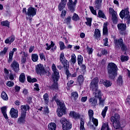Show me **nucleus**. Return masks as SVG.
<instances>
[{
    "mask_svg": "<svg viewBox=\"0 0 130 130\" xmlns=\"http://www.w3.org/2000/svg\"><path fill=\"white\" fill-rule=\"evenodd\" d=\"M117 71L118 68L115 63L111 62L108 65V74L109 75V78L111 80H114L115 77L117 76Z\"/></svg>",
    "mask_w": 130,
    "mask_h": 130,
    "instance_id": "nucleus-1",
    "label": "nucleus"
},
{
    "mask_svg": "<svg viewBox=\"0 0 130 130\" xmlns=\"http://www.w3.org/2000/svg\"><path fill=\"white\" fill-rule=\"evenodd\" d=\"M115 47L117 50H119L121 48L122 51H126L127 46L123 42L122 38L116 39L114 40Z\"/></svg>",
    "mask_w": 130,
    "mask_h": 130,
    "instance_id": "nucleus-2",
    "label": "nucleus"
},
{
    "mask_svg": "<svg viewBox=\"0 0 130 130\" xmlns=\"http://www.w3.org/2000/svg\"><path fill=\"white\" fill-rule=\"evenodd\" d=\"M36 72L38 75L40 76L43 75H46V76H50V73H49V68L44 69V67L41 64H39L36 67Z\"/></svg>",
    "mask_w": 130,
    "mask_h": 130,
    "instance_id": "nucleus-3",
    "label": "nucleus"
},
{
    "mask_svg": "<svg viewBox=\"0 0 130 130\" xmlns=\"http://www.w3.org/2000/svg\"><path fill=\"white\" fill-rule=\"evenodd\" d=\"M56 103H57V105H58L60 108L57 110L58 116L60 117L62 115H63V114H66V105L63 102H60L59 100H56Z\"/></svg>",
    "mask_w": 130,
    "mask_h": 130,
    "instance_id": "nucleus-4",
    "label": "nucleus"
},
{
    "mask_svg": "<svg viewBox=\"0 0 130 130\" xmlns=\"http://www.w3.org/2000/svg\"><path fill=\"white\" fill-rule=\"evenodd\" d=\"M60 122L62 125V128L63 130H70L72 127V123L66 118H61Z\"/></svg>",
    "mask_w": 130,
    "mask_h": 130,
    "instance_id": "nucleus-5",
    "label": "nucleus"
},
{
    "mask_svg": "<svg viewBox=\"0 0 130 130\" xmlns=\"http://www.w3.org/2000/svg\"><path fill=\"white\" fill-rule=\"evenodd\" d=\"M36 14H37V9L36 8L33 7L28 8L26 19L29 20V22H32V19H33L34 16H36Z\"/></svg>",
    "mask_w": 130,
    "mask_h": 130,
    "instance_id": "nucleus-6",
    "label": "nucleus"
},
{
    "mask_svg": "<svg viewBox=\"0 0 130 130\" xmlns=\"http://www.w3.org/2000/svg\"><path fill=\"white\" fill-rule=\"evenodd\" d=\"M120 17L121 19H123L124 20L125 23L127 24H129L130 23V15H129V11H128V9H125V10H122L120 14Z\"/></svg>",
    "mask_w": 130,
    "mask_h": 130,
    "instance_id": "nucleus-7",
    "label": "nucleus"
},
{
    "mask_svg": "<svg viewBox=\"0 0 130 130\" xmlns=\"http://www.w3.org/2000/svg\"><path fill=\"white\" fill-rule=\"evenodd\" d=\"M77 4H78V0H75L74 2H73V0H69L67 3V7L69 10L74 13L76 10Z\"/></svg>",
    "mask_w": 130,
    "mask_h": 130,
    "instance_id": "nucleus-8",
    "label": "nucleus"
},
{
    "mask_svg": "<svg viewBox=\"0 0 130 130\" xmlns=\"http://www.w3.org/2000/svg\"><path fill=\"white\" fill-rule=\"evenodd\" d=\"M88 116L89 119V121H91V119L92 122H93V124L95 125V126H98V120L96 118H94L93 116H94V111L92 109H89L88 111Z\"/></svg>",
    "mask_w": 130,
    "mask_h": 130,
    "instance_id": "nucleus-9",
    "label": "nucleus"
},
{
    "mask_svg": "<svg viewBox=\"0 0 130 130\" xmlns=\"http://www.w3.org/2000/svg\"><path fill=\"white\" fill-rule=\"evenodd\" d=\"M98 83H99V79L98 77L94 78L91 80L90 84V88L91 90H96L98 89Z\"/></svg>",
    "mask_w": 130,
    "mask_h": 130,
    "instance_id": "nucleus-10",
    "label": "nucleus"
},
{
    "mask_svg": "<svg viewBox=\"0 0 130 130\" xmlns=\"http://www.w3.org/2000/svg\"><path fill=\"white\" fill-rule=\"evenodd\" d=\"M109 11L110 14L112 15V20L114 24H117V13L114 11V9L111 8H109Z\"/></svg>",
    "mask_w": 130,
    "mask_h": 130,
    "instance_id": "nucleus-11",
    "label": "nucleus"
},
{
    "mask_svg": "<svg viewBox=\"0 0 130 130\" xmlns=\"http://www.w3.org/2000/svg\"><path fill=\"white\" fill-rule=\"evenodd\" d=\"M10 67L15 73H18L20 71V65L16 60H14L13 62L11 64Z\"/></svg>",
    "mask_w": 130,
    "mask_h": 130,
    "instance_id": "nucleus-12",
    "label": "nucleus"
},
{
    "mask_svg": "<svg viewBox=\"0 0 130 130\" xmlns=\"http://www.w3.org/2000/svg\"><path fill=\"white\" fill-rule=\"evenodd\" d=\"M20 55H21V63L22 64H25L26 61H27V59L26 57H28V53L26 52L21 51L19 53Z\"/></svg>",
    "mask_w": 130,
    "mask_h": 130,
    "instance_id": "nucleus-13",
    "label": "nucleus"
},
{
    "mask_svg": "<svg viewBox=\"0 0 130 130\" xmlns=\"http://www.w3.org/2000/svg\"><path fill=\"white\" fill-rule=\"evenodd\" d=\"M52 70L54 73L53 78L55 79L57 77V79H58V78H59V72L56 69V66L54 64L52 65Z\"/></svg>",
    "mask_w": 130,
    "mask_h": 130,
    "instance_id": "nucleus-14",
    "label": "nucleus"
},
{
    "mask_svg": "<svg viewBox=\"0 0 130 130\" xmlns=\"http://www.w3.org/2000/svg\"><path fill=\"white\" fill-rule=\"evenodd\" d=\"M18 112V110L15 109L14 108H11L10 111V114L12 118H17Z\"/></svg>",
    "mask_w": 130,
    "mask_h": 130,
    "instance_id": "nucleus-15",
    "label": "nucleus"
},
{
    "mask_svg": "<svg viewBox=\"0 0 130 130\" xmlns=\"http://www.w3.org/2000/svg\"><path fill=\"white\" fill-rule=\"evenodd\" d=\"M21 108V113L22 115H25L27 114V110L30 109V107L28 105H22L20 107Z\"/></svg>",
    "mask_w": 130,
    "mask_h": 130,
    "instance_id": "nucleus-16",
    "label": "nucleus"
},
{
    "mask_svg": "<svg viewBox=\"0 0 130 130\" xmlns=\"http://www.w3.org/2000/svg\"><path fill=\"white\" fill-rule=\"evenodd\" d=\"M59 79V78L56 77L55 78H53V84L50 87L51 89H53V90H57L58 89V85H57V81Z\"/></svg>",
    "mask_w": 130,
    "mask_h": 130,
    "instance_id": "nucleus-17",
    "label": "nucleus"
},
{
    "mask_svg": "<svg viewBox=\"0 0 130 130\" xmlns=\"http://www.w3.org/2000/svg\"><path fill=\"white\" fill-rule=\"evenodd\" d=\"M120 119V116H119V114L115 113L114 116L111 117V121L112 122V123L114 122H118Z\"/></svg>",
    "mask_w": 130,
    "mask_h": 130,
    "instance_id": "nucleus-18",
    "label": "nucleus"
},
{
    "mask_svg": "<svg viewBox=\"0 0 130 130\" xmlns=\"http://www.w3.org/2000/svg\"><path fill=\"white\" fill-rule=\"evenodd\" d=\"M92 91L95 92L93 93L94 94L95 98H98V99H100L102 98V93L101 92V90L100 89H97L96 90H92Z\"/></svg>",
    "mask_w": 130,
    "mask_h": 130,
    "instance_id": "nucleus-19",
    "label": "nucleus"
},
{
    "mask_svg": "<svg viewBox=\"0 0 130 130\" xmlns=\"http://www.w3.org/2000/svg\"><path fill=\"white\" fill-rule=\"evenodd\" d=\"M117 28L119 31H123L126 30V24L125 23H119L117 24Z\"/></svg>",
    "mask_w": 130,
    "mask_h": 130,
    "instance_id": "nucleus-20",
    "label": "nucleus"
},
{
    "mask_svg": "<svg viewBox=\"0 0 130 130\" xmlns=\"http://www.w3.org/2000/svg\"><path fill=\"white\" fill-rule=\"evenodd\" d=\"M26 115H21L20 117L18 119L17 123L19 124H22V123H25L26 122Z\"/></svg>",
    "mask_w": 130,
    "mask_h": 130,
    "instance_id": "nucleus-21",
    "label": "nucleus"
},
{
    "mask_svg": "<svg viewBox=\"0 0 130 130\" xmlns=\"http://www.w3.org/2000/svg\"><path fill=\"white\" fill-rule=\"evenodd\" d=\"M89 102L90 103L91 106L95 107L97 105L98 100L95 97H93L89 100Z\"/></svg>",
    "mask_w": 130,
    "mask_h": 130,
    "instance_id": "nucleus-22",
    "label": "nucleus"
},
{
    "mask_svg": "<svg viewBox=\"0 0 130 130\" xmlns=\"http://www.w3.org/2000/svg\"><path fill=\"white\" fill-rule=\"evenodd\" d=\"M13 41H15V36H11L5 40V43L6 44H12Z\"/></svg>",
    "mask_w": 130,
    "mask_h": 130,
    "instance_id": "nucleus-23",
    "label": "nucleus"
},
{
    "mask_svg": "<svg viewBox=\"0 0 130 130\" xmlns=\"http://www.w3.org/2000/svg\"><path fill=\"white\" fill-rule=\"evenodd\" d=\"M95 6L94 7L96 10L101 9V6L102 4V0H95L94 2Z\"/></svg>",
    "mask_w": 130,
    "mask_h": 130,
    "instance_id": "nucleus-24",
    "label": "nucleus"
},
{
    "mask_svg": "<svg viewBox=\"0 0 130 130\" xmlns=\"http://www.w3.org/2000/svg\"><path fill=\"white\" fill-rule=\"evenodd\" d=\"M49 130H56V124L54 122L50 123L48 125Z\"/></svg>",
    "mask_w": 130,
    "mask_h": 130,
    "instance_id": "nucleus-25",
    "label": "nucleus"
},
{
    "mask_svg": "<svg viewBox=\"0 0 130 130\" xmlns=\"http://www.w3.org/2000/svg\"><path fill=\"white\" fill-rule=\"evenodd\" d=\"M2 112L5 118V119H9V118L8 117V115L7 114V107H3L1 108Z\"/></svg>",
    "mask_w": 130,
    "mask_h": 130,
    "instance_id": "nucleus-26",
    "label": "nucleus"
},
{
    "mask_svg": "<svg viewBox=\"0 0 130 130\" xmlns=\"http://www.w3.org/2000/svg\"><path fill=\"white\" fill-rule=\"evenodd\" d=\"M67 5V3L63 2L61 1V2L59 4L58 6L59 11H62L64 8H66V5Z\"/></svg>",
    "mask_w": 130,
    "mask_h": 130,
    "instance_id": "nucleus-27",
    "label": "nucleus"
},
{
    "mask_svg": "<svg viewBox=\"0 0 130 130\" xmlns=\"http://www.w3.org/2000/svg\"><path fill=\"white\" fill-rule=\"evenodd\" d=\"M70 116L77 119V118H80V116L79 114H77V113L75 112L71 111L70 113Z\"/></svg>",
    "mask_w": 130,
    "mask_h": 130,
    "instance_id": "nucleus-28",
    "label": "nucleus"
},
{
    "mask_svg": "<svg viewBox=\"0 0 130 130\" xmlns=\"http://www.w3.org/2000/svg\"><path fill=\"white\" fill-rule=\"evenodd\" d=\"M107 23H105L103 26V35H107L108 34V29L107 28Z\"/></svg>",
    "mask_w": 130,
    "mask_h": 130,
    "instance_id": "nucleus-29",
    "label": "nucleus"
},
{
    "mask_svg": "<svg viewBox=\"0 0 130 130\" xmlns=\"http://www.w3.org/2000/svg\"><path fill=\"white\" fill-rule=\"evenodd\" d=\"M95 39H98L101 37V34H100V30L98 29H96L94 30V34L93 35Z\"/></svg>",
    "mask_w": 130,
    "mask_h": 130,
    "instance_id": "nucleus-30",
    "label": "nucleus"
},
{
    "mask_svg": "<svg viewBox=\"0 0 130 130\" xmlns=\"http://www.w3.org/2000/svg\"><path fill=\"white\" fill-rule=\"evenodd\" d=\"M113 127L116 129H121V126L120 125V122L119 121L112 123Z\"/></svg>",
    "mask_w": 130,
    "mask_h": 130,
    "instance_id": "nucleus-31",
    "label": "nucleus"
},
{
    "mask_svg": "<svg viewBox=\"0 0 130 130\" xmlns=\"http://www.w3.org/2000/svg\"><path fill=\"white\" fill-rule=\"evenodd\" d=\"M26 80L25 78V73H22L20 74V76H19V82H20V83H25V80Z\"/></svg>",
    "mask_w": 130,
    "mask_h": 130,
    "instance_id": "nucleus-32",
    "label": "nucleus"
},
{
    "mask_svg": "<svg viewBox=\"0 0 130 130\" xmlns=\"http://www.w3.org/2000/svg\"><path fill=\"white\" fill-rule=\"evenodd\" d=\"M43 99L45 104H48V103L49 102V95H48V93H45L44 94Z\"/></svg>",
    "mask_w": 130,
    "mask_h": 130,
    "instance_id": "nucleus-33",
    "label": "nucleus"
},
{
    "mask_svg": "<svg viewBox=\"0 0 130 130\" xmlns=\"http://www.w3.org/2000/svg\"><path fill=\"white\" fill-rule=\"evenodd\" d=\"M1 98L3 100H5V101H8L9 100V97H8V94L6 93L5 91H3L1 93Z\"/></svg>",
    "mask_w": 130,
    "mask_h": 130,
    "instance_id": "nucleus-34",
    "label": "nucleus"
},
{
    "mask_svg": "<svg viewBox=\"0 0 130 130\" xmlns=\"http://www.w3.org/2000/svg\"><path fill=\"white\" fill-rule=\"evenodd\" d=\"M55 45V44L53 43V42L51 41V44L49 45L48 43L46 44V50H50V49L51 48V47H54V46Z\"/></svg>",
    "mask_w": 130,
    "mask_h": 130,
    "instance_id": "nucleus-35",
    "label": "nucleus"
},
{
    "mask_svg": "<svg viewBox=\"0 0 130 130\" xmlns=\"http://www.w3.org/2000/svg\"><path fill=\"white\" fill-rule=\"evenodd\" d=\"M61 62L62 63V64H63L64 69L66 70L69 69V68H70V63L67 60H64Z\"/></svg>",
    "mask_w": 130,
    "mask_h": 130,
    "instance_id": "nucleus-36",
    "label": "nucleus"
},
{
    "mask_svg": "<svg viewBox=\"0 0 130 130\" xmlns=\"http://www.w3.org/2000/svg\"><path fill=\"white\" fill-rule=\"evenodd\" d=\"M78 82L80 85H82L83 83H84V76L83 75H80L78 77Z\"/></svg>",
    "mask_w": 130,
    "mask_h": 130,
    "instance_id": "nucleus-37",
    "label": "nucleus"
},
{
    "mask_svg": "<svg viewBox=\"0 0 130 130\" xmlns=\"http://www.w3.org/2000/svg\"><path fill=\"white\" fill-rule=\"evenodd\" d=\"M71 20L72 17L71 16H68L64 20V23H65V24H67V25H68V26H70V25H71Z\"/></svg>",
    "mask_w": 130,
    "mask_h": 130,
    "instance_id": "nucleus-38",
    "label": "nucleus"
},
{
    "mask_svg": "<svg viewBox=\"0 0 130 130\" xmlns=\"http://www.w3.org/2000/svg\"><path fill=\"white\" fill-rule=\"evenodd\" d=\"M98 17H99V18H102L103 19H106V16H105V14L102 10H99Z\"/></svg>",
    "mask_w": 130,
    "mask_h": 130,
    "instance_id": "nucleus-39",
    "label": "nucleus"
},
{
    "mask_svg": "<svg viewBox=\"0 0 130 130\" xmlns=\"http://www.w3.org/2000/svg\"><path fill=\"white\" fill-rule=\"evenodd\" d=\"M31 59L34 62H36L38 60V54H32L31 55Z\"/></svg>",
    "mask_w": 130,
    "mask_h": 130,
    "instance_id": "nucleus-40",
    "label": "nucleus"
},
{
    "mask_svg": "<svg viewBox=\"0 0 130 130\" xmlns=\"http://www.w3.org/2000/svg\"><path fill=\"white\" fill-rule=\"evenodd\" d=\"M1 25L2 26H5V27H8V28H10V22L8 20H6L5 21H2L1 22Z\"/></svg>",
    "mask_w": 130,
    "mask_h": 130,
    "instance_id": "nucleus-41",
    "label": "nucleus"
},
{
    "mask_svg": "<svg viewBox=\"0 0 130 130\" xmlns=\"http://www.w3.org/2000/svg\"><path fill=\"white\" fill-rule=\"evenodd\" d=\"M85 125V122L84 120L81 119L80 120V130H86L84 125Z\"/></svg>",
    "mask_w": 130,
    "mask_h": 130,
    "instance_id": "nucleus-42",
    "label": "nucleus"
},
{
    "mask_svg": "<svg viewBox=\"0 0 130 130\" xmlns=\"http://www.w3.org/2000/svg\"><path fill=\"white\" fill-rule=\"evenodd\" d=\"M79 97V95L78 94V92H73L71 94V99H77V98Z\"/></svg>",
    "mask_w": 130,
    "mask_h": 130,
    "instance_id": "nucleus-43",
    "label": "nucleus"
},
{
    "mask_svg": "<svg viewBox=\"0 0 130 130\" xmlns=\"http://www.w3.org/2000/svg\"><path fill=\"white\" fill-rule=\"evenodd\" d=\"M27 81L29 82V83H35L36 82H37L36 78L32 79V78H31L30 76H27Z\"/></svg>",
    "mask_w": 130,
    "mask_h": 130,
    "instance_id": "nucleus-44",
    "label": "nucleus"
},
{
    "mask_svg": "<svg viewBox=\"0 0 130 130\" xmlns=\"http://www.w3.org/2000/svg\"><path fill=\"white\" fill-rule=\"evenodd\" d=\"M104 85L107 88H108V87H110L111 86L112 83L110 82L109 80H105L104 82Z\"/></svg>",
    "mask_w": 130,
    "mask_h": 130,
    "instance_id": "nucleus-45",
    "label": "nucleus"
},
{
    "mask_svg": "<svg viewBox=\"0 0 130 130\" xmlns=\"http://www.w3.org/2000/svg\"><path fill=\"white\" fill-rule=\"evenodd\" d=\"M72 20L75 21H79V20H80V17H79V15H78V14H77L76 13H74L72 17Z\"/></svg>",
    "mask_w": 130,
    "mask_h": 130,
    "instance_id": "nucleus-46",
    "label": "nucleus"
},
{
    "mask_svg": "<svg viewBox=\"0 0 130 130\" xmlns=\"http://www.w3.org/2000/svg\"><path fill=\"white\" fill-rule=\"evenodd\" d=\"M108 110V107L106 106L104 109H103L102 112V115L104 118L105 117V116H106V112H107Z\"/></svg>",
    "mask_w": 130,
    "mask_h": 130,
    "instance_id": "nucleus-47",
    "label": "nucleus"
},
{
    "mask_svg": "<svg viewBox=\"0 0 130 130\" xmlns=\"http://www.w3.org/2000/svg\"><path fill=\"white\" fill-rule=\"evenodd\" d=\"M83 56L81 55L78 56V64H82L83 63Z\"/></svg>",
    "mask_w": 130,
    "mask_h": 130,
    "instance_id": "nucleus-48",
    "label": "nucleus"
},
{
    "mask_svg": "<svg viewBox=\"0 0 130 130\" xmlns=\"http://www.w3.org/2000/svg\"><path fill=\"white\" fill-rule=\"evenodd\" d=\"M106 128L107 130H111L109 128V126L108 125V124L107 123H104L102 125V128L101 130H104Z\"/></svg>",
    "mask_w": 130,
    "mask_h": 130,
    "instance_id": "nucleus-49",
    "label": "nucleus"
},
{
    "mask_svg": "<svg viewBox=\"0 0 130 130\" xmlns=\"http://www.w3.org/2000/svg\"><path fill=\"white\" fill-rule=\"evenodd\" d=\"M99 99V105L100 106H101L102 107H104V102L105 101V100L104 99L101 98Z\"/></svg>",
    "mask_w": 130,
    "mask_h": 130,
    "instance_id": "nucleus-50",
    "label": "nucleus"
},
{
    "mask_svg": "<svg viewBox=\"0 0 130 130\" xmlns=\"http://www.w3.org/2000/svg\"><path fill=\"white\" fill-rule=\"evenodd\" d=\"M128 59V56H127L122 55L120 58V60H121L122 62H123L124 61H127Z\"/></svg>",
    "mask_w": 130,
    "mask_h": 130,
    "instance_id": "nucleus-51",
    "label": "nucleus"
},
{
    "mask_svg": "<svg viewBox=\"0 0 130 130\" xmlns=\"http://www.w3.org/2000/svg\"><path fill=\"white\" fill-rule=\"evenodd\" d=\"M59 45L60 46V50H63V49L66 48V46H64V43H63V42L62 41L59 42Z\"/></svg>",
    "mask_w": 130,
    "mask_h": 130,
    "instance_id": "nucleus-52",
    "label": "nucleus"
},
{
    "mask_svg": "<svg viewBox=\"0 0 130 130\" xmlns=\"http://www.w3.org/2000/svg\"><path fill=\"white\" fill-rule=\"evenodd\" d=\"M8 49L9 48L5 47L3 50L0 52V55H5L7 53Z\"/></svg>",
    "mask_w": 130,
    "mask_h": 130,
    "instance_id": "nucleus-53",
    "label": "nucleus"
},
{
    "mask_svg": "<svg viewBox=\"0 0 130 130\" xmlns=\"http://www.w3.org/2000/svg\"><path fill=\"white\" fill-rule=\"evenodd\" d=\"M86 50L88 54H92V53H93V50H94L92 48H90L88 47V46H87Z\"/></svg>",
    "mask_w": 130,
    "mask_h": 130,
    "instance_id": "nucleus-54",
    "label": "nucleus"
},
{
    "mask_svg": "<svg viewBox=\"0 0 130 130\" xmlns=\"http://www.w3.org/2000/svg\"><path fill=\"white\" fill-rule=\"evenodd\" d=\"M76 55L75 54H72L71 56V62L73 63V64H75V63L76 62Z\"/></svg>",
    "mask_w": 130,
    "mask_h": 130,
    "instance_id": "nucleus-55",
    "label": "nucleus"
},
{
    "mask_svg": "<svg viewBox=\"0 0 130 130\" xmlns=\"http://www.w3.org/2000/svg\"><path fill=\"white\" fill-rule=\"evenodd\" d=\"M117 83L118 84H119V85H122V76H121V75H120L117 80Z\"/></svg>",
    "mask_w": 130,
    "mask_h": 130,
    "instance_id": "nucleus-56",
    "label": "nucleus"
},
{
    "mask_svg": "<svg viewBox=\"0 0 130 130\" xmlns=\"http://www.w3.org/2000/svg\"><path fill=\"white\" fill-rule=\"evenodd\" d=\"M66 60V57H64V54L63 53H61L60 54V61L61 62Z\"/></svg>",
    "mask_w": 130,
    "mask_h": 130,
    "instance_id": "nucleus-57",
    "label": "nucleus"
},
{
    "mask_svg": "<svg viewBox=\"0 0 130 130\" xmlns=\"http://www.w3.org/2000/svg\"><path fill=\"white\" fill-rule=\"evenodd\" d=\"M89 9H90V11L91 12L92 14H93V15H95V16H96V15H97L96 10H95L94 9V7H93V6H89Z\"/></svg>",
    "mask_w": 130,
    "mask_h": 130,
    "instance_id": "nucleus-58",
    "label": "nucleus"
},
{
    "mask_svg": "<svg viewBox=\"0 0 130 130\" xmlns=\"http://www.w3.org/2000/svg\"><path fill=\"white\" fill-rule=\"evenodd\" d=\"M87 22H86V25L87 26H91V23H92V19L89 18H86Z\"/></svg>",
    "mask_w": 130,
    "mask_h": 130,
    "instance_id": "nucleus-59",
    "label": "nucleus"
},
{
    "mask_svg": "<svg viewBox=\"0 0 130 130\" xmlns=\"http://www.w3.org/2000/svg\"><path fill=\"white\" fill-rule=\"evenodd\" d=\"M44 112H45V113L47 114H48V113H49V109L48 108V106H46L44 107Z\"/></svg>",
    "mask_w": 130,
    "mask_h": 130,
    "instance_id": "nucleus-60",
    "label": "nucleus"
},
{
    "mask_svg": "<svg viewBox=\"0 0 130 130\" xmlns=\"http://www.w3.org/2000/svg\"><path fill=\"white\" fill-rule=\"evenodd\" d=\"M6 85L8 86V87H13V86L14 85V83L13 82V81H8Z\"/></svg>",
    "mask_w": 130,
    "mask_h": 130,
    "instance_id": "nucleus-61",
    "label": "nucleus"
},
{
    "mask_svg": "<svg viewBox=\"0 0 130 130\" xmlns=\"http://www.w3.org/2000/svg\"><path fill=\"white\" fill-rule=\"evenodd\" d=\"M81 69L83 72V75L85 74V72H86V66L84 65V64H82L81 66Z\"/></svg>",
    "mask_w": 130,
    "mask_h": 130,
    "instance_id": "nucleus-62",
    "label": "nucleus"
},
{
    "mask_svg": "<svg viewBox=\"0 0 130 130\" xmlns=\"http://www.w3.org/2000/svg\"><path fill=\"white\" fill-rule=\"evenodd\" d=\"M66 74L67 75V79H69L71 76H72V74L70 73V71H69V69H66Z\"/></svg>",
    "mask_w": 130,
    "mask_h": 130,
    "instance_id": "nucleus-63",
    "label": "nucleus"
},
{
    "mask_svg": "<svg viewBox=\"0 0 130 130\" xmlns=\"http://www.w3.org/2000/svg\"><path fill=\"white\" fill-rule=\"evenodd\" d=\"M34 86V90H36V91H39L40 90V89H39V85H38V84L36 83L35 84Z\"/></svg>",
    "mask_w": 130,
    "mask_h": 130,
    "instance_id": "nucleus-64",
    "label": "nucleus"
}]
</instances>
